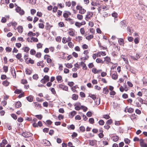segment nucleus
Masks as SVG:
<instances>
[{"label": "nucleus", "mask_w": 147, "mask_h": 147, "mask_svg": "<svg viewBox=\"0 0 147 147\" xmlns=\"http://www.w3.org/2000/svg\"><path fill=\"white\" fill-rule=\"evenodd\" d=\"M81 109H82L84 112H86L87 111L88 109L87 108L83 105L81 106Z\"/></svg>", "instance_id": "nucleus-25"}, {"label": "nucleus", "mask_w": 147, "mask_h": 147, "mask_svg": "<svg viewBox=\"0 0 147 147\" xmlns=\"http://www.w3.org/2000/svg\"><path fill=\"white\" fill-rule=\"evenodd\" d=\"M103 117L106 119H109L110 118V117L109 115L107 114L104 115H103Z\"/></svg>", "instance_id": "nucleus-60"}, {"label": "nucleus", "mask_w": 147, "mask_h": 147, "mask_svg": "<svg viewBox=\"0 0 147 147\" xmlns=\"http://www.w3.org/2000/svg\"><path fill=\"white\" fill-rule=\"evenodd\" d=\"M86 12V10L84 9H82L81 10L79 11V13L82 14H83Z\"/></svg>", "instance_id": "nucleus-55"}, {"label": "nucleus", "mask_w": 147, "mask_h": 147, "mask_svg": "<svg viewBox=\"0 0 147 147\" xmlns=\"http://www.w3.org/2000/svg\"><path fill=\"white\" fill-rule=\"evenodd\" d=\"M81 104L80 103H78V105L77 106H75V109L77 111H79L81 109V106L80 107L78 106V105H80Z\"/></svg>", "instance_id": "nucleus-20"}, {"label": "nucleus", "mask_w": 147, "mask_h": 147, "mask_svg": "<svg viewBox=\"0 0 147 147\" xmlns=\"http://www.w3.org/2000/svg\"><path fill=\"white\" fill-rule=\"evenodd\" d=\"M76 114V112L75 111H73L70 113V114L71 116H70V118H72Z\"/></svg>", "instance_id": "nucleus-18"}, {"label": "nucleus", "mask_w": 147, "mask_h": 147, "mask_svg": "<svg viewBox=\"0 0 147 147\" xmlns=\"http://www.w3.org/2000/svg\"><path fill=\"white\" fill-rule=\"evenodd\" d=\"M113 140L114 142H116L119 139V137L118 136H113L112 137Z\"/></svg>", "instance_id": "nucleus-17"}, {"label": "nucleus", "mask_w": 147, "mask_h": 147, "mask_svg": "<svg viewBox=\"0 0 147 147\" xmlns=\"http://www.w3.org/2000/svg\"><path fill=\"white\" fill-rule=\"evenodd\" d=\"M59 87L63 90L67 91L68 90V87L67 86L61 84H59Z\"/></svg>", "instance_id": "nucleus-4"}, {"label": "nucleus", "mask_w": 147, "mask_h": 147, "mask_svg": "<svg viewBox=\"0 0 147 147\" xmlns=\"http://www.w3.org/2000/svg\"><path fill=\"white\" fill-rule=\"evenodd\" d=\"M74 84V83L73 82H69L68 83V85L70 87H72Z\"/></svg>", "instance_id": "nucleus-63"}, {"label": "nucleus", "mask_w": 147, "mask_h": 147, "mask_svg": "<svg viewBox=\"0 0 147 147\" xmlns=\"http://www.w3.org/2000/svg\"><path fill=\"white\" fill-rule=\"evenodd\" d=\"M43 79H44L45 81L47 82L49 80V77L48 75H46L44 76Z\"/></svg>", "instance_id": "nucleus-22"}, {"label": "nucleus", "mask_w": 147, "mask_h": 147, "mask_svg": "<svg viewBox=\"0 0 147 147\" xmlns=\"http://www.w3.org/2000/svg\"><path fill=\"white\" fill-rule=\"evenodd\" d=\"M127 31H128V33H129L130 34H131L133 32H131V30L130 27H127Z\"/></svg>", "instance_id": "nucleus-53"}, {"label": "nucleus", "mask_w": 147, "mask_h": 147, "mask_svg": "<svg viewBox=\"0 0 147 147\" xmlns=\"http://www.w3.org/2000/svg\"><path fill=\"white\" fill-rule=\"evenodd\" d=\"M32 78L34 79L37 80L38 78V77L37 74H35L33 75Z\"/></svg>", "instance_id": "nucleus-35"}, {"label": "nucleus", "mask_w": 147, "mask_h": 147, "mask_svg": "<svg viewBox=\"0 0 147 147\" xmlns=\"http://www.w3.org/2000/svg\"><path fill=\"white\" fill-rule=\"evenodd\" d=\"M9 82L7 80H5L3 82L2 84L3 85L6 87H7L9 86Z\"/></svg>", "instance_id": "nucleus-13"}, {"label": "nucleus", "mask_w": 147, "mask_h": 147, "mask_svg": "<svg viewBox=\"0 0 147 147\" xmlns=\"http://www.w3.org/2000/svg\"><path fill=\"white\" fill-rule=\"evenodd\" d=\"M68 129H69L70 128L71 129L74 130L75 129V127L73 124H71L69 126V127H67Z\"/></svg>", "instance_id": "nucleus-32"}, {"label": "nucleus", "mask_w": 147, "mask_h": 147, "mask_svg": "<svg viewBox=\"0 0 147 147\" xmlns=\"http://www.w3.org/2000/svg\"><path fill=\"white\" fill-rule=\"evenodd\" d=\"M68 45L70 48H73L74 46V45L73 44L72 42H69L68 43Z\"/></svg>", "instance_id": "nucleus-52"}, {"label": "nucleus", "mask_w": 147, "mask_h": 147, "mask_svg": "<svg viewBox=\"0 0 147 147\" xmlns=\"http://www.w3.org/2000/svg\"><path fill=\"white\" fill-rule=\"evenodd\" d=\"M109 92V90L107 89L106 87H105L103 89V93L106 94H107Z\"/></svg>", "instance_id": "nucleus-19"}, {"label": "nucleus", "mask_w": 147, "mask_h": 147, "mask_svg": "<svg viewBox=\"0 0 147 147\" xmlns=\"http://www.w3.org/2000/svg\"><path fill=\"white\" fill-rule=\"evenodd\" d=\"M93 15V13L92 12L91 13L90 11L87 12V14L86 16L85 19L87 21V19H90L91 17H92Z\"/></svg>", "instance_id": "nucleus-5"}, {"label": "nucleus", "mask_w": 147, "mask_h": 147, "mask_svg": "<svg viewBox=\"0 0 147 147\" xmlns=\"http://www.w3.org/2000/svg\"><path fill=\"white\" fill-rule=\"evenodd\" d=\"M112 78L113 79L116 80L118 78V75L116 72L113 74L112 76Z\"/></svg>", "instance_id": "nucleus-14"}, {"label": "nucleus", "mask_w": 147, "mask_h": 147, "mask_svg": "<svg viewBox=\"0 0 147 147\" xmlns=\"http://www.w3.org/2000/svg\"><path fill=\"white\" fill-rule=\"evenodd\" d=\"M26 98L28 101L30 102H32L33 100V97L32 96L30 95L26 97Z\"/></svg>", "instance_id": "nucleus-10"}, {"label": "nucleus", "mask_w": 147, "mask_h": 147, "mask_svg": "<svg viewBox=\"0 0 147 147\" xmlns=\"http://www.w3.org/2000/svg\"><path fill=\"white\" fill-rule=\"evenodd\" d=\"M42 15V14L41 12L38 11L36 15L39 17H41Z\"/></svg>", "instance_id": "nucleus-64"}, {"label": "nucleus", "mask_w": 147, "mask_h": 147, "mask_svg": "<svg viewBox=\"0 0 147 147\" xmlns=\"http://www.w3.org/2000/svg\"><path fill=\"white\" fill-rule=\"evenodd\" d=\"M36 53V51L34 49H31L30 51V53L32 55H34Z\"/></svg>", "instance_id": "nucleus-26"}, {"label": "nucleus", "mask_w": 147, "mask_h": 147, "mask_svg": "<svg viewBox=\"0 0 147 147\" xmlns=\"http://www.w3.org/2000/svg\"><path fill=\"white\" fill-rule=\"evenodd\" d=\"M31 39L34 42H37L38 41V40L36 38L32 37L31 38Z\"/></svg>", "instance_id": "nucleus-44"}, {"label": "nucleus", "mask_w": 147, "mask_h": 147, "mask_svg": "<svg viewBox=\"0 0 147 147\" xmlns=\"http://www.w3.org/2000/svg\"><path fill=\"white\" fill-rule=\"evenodd\" d=\"M112 16L116 18L118 16V14L116 12H114L112 13Z\"/></svg>", "instance_id": "nucleus-58"}, {"label": "nucleus", "mask_w": 147, "mask_h": 147, "mask_svg": "<svg viewBox=\"0 0 147 147\" xmlns=\"http://www.w3.org/2000/svg\"><path fill=\"white\" fill-rule=\"evenodd\" d=\"M122 97L124 99H126L128 98V96L127 94L125 93H124L122 94Z\"/></svg>", "instance_id": "nucleus-57"}, {"label": "nucleus", "mask_w": 147, "mask_h": 147, "mask_svg": "<svg viewBox=\"0 0 147 147\" xmlns=\"http://www.w3.org/2000/svg\"><path fill=\"white\" fill-rule=\"evenodd\" d=\"M88 121L91 124H93L94 123V120L93 118H91L89 119Z\"/></svg>", "instance_id": "nucleus-30"}, {"label": "nucleus", "mask_w": 147, "mask_h": 147, "mask_svg": "<svg viewBox=\"0 0 147 147\" xmlns=\"http://www.w3.org/2000/svg\"><path fill=\"white\" fill-rule=\"evenodd\" d=\"M127 24L125 20H123L121 21L120 22V26L122 28H125L127 26Z\"/></svg>", "instance_id": "nucleus-3"}, {"label": "nucleus", "mask_w": 147, "mask_h": 147, "mask_svg": "<svg viewBox=\"0 0 147 147\" xmlns=\"http://www.w3.org/2000/svg\"><path fill=\"white\" fill-rule=\"evenodd\" d=\"M112 122L113 121L112 119H109L106 122V124H107L110 125L112 123Z\"/></svg>", "instance_id": "nucleus-33"}, {"label": "nucleus", "mask_w": 147, "mask_h": 147, "mask_svg": "<svg viewBox=\"0 0 147 147\" xmlns=\"http://www.w3.org/2000/svg\"><path fill=\"white\" fill-rule=\"evenodd\" d=\"M127 109V112L130 113H132L134 111V109L131 108H129V109Z\"/></svg>", "instance_id": "nucleus-48"}, {"label": "nucleus", "mask_w": 147, "mask_h": 147, "mask_svg": "<svg viewBox=\"0 0 147 147\" xmlns=\"http://www.w3.org/2000/svg\"><path fill=\"white\" fill-rule=\"evenodd\" d=\"M39 27L40 28L43 29L44 27V25L42 23L38 24Z\"/></svg>", "instance_id": "nucleus-56"}, {"label": "nucleus", "mask_w": 147, "mask_h": 147, "mask_svg": "<svg viewBox=\"0 0 147 147\" xmlns=\"http://www.w3.org/2000/svg\"><path fill=\"white\" fill-rule=\"evenodd\" d=\"M53 27L52 25L49 24L48 22L46 23V25L45 26V28L47 30H50L51 28Z\"/></svg>", "instance_id": "nucleus-8"}, {"label": "nucleus", "mask_w": 147, "mask_h": 147, "mask_svg": "<svg viewBox=\"0 0 147 147\" xmlns=\"http://www.w3.org/2000/svg\"><path fill=\"white\" fill-rule=\"evenodd\" d=\"M89 96L91 98L94 100H95L96 98V96L94 94H90L89 95Z\"/></svg>", "instance_id": "nucleus-41"}, {"label": "nucleus", "mask_w": 147, "mask_h": 147, "mask_svg": "<svg viewBox=\"0 0 147 147\" xmlns=\"http://www.w3.org/2000/svg\"><path fill=\"white\" fill-rule=\"evenodd\" d=\"M127 39L129 42H131L133 40L134 38L131 36H129L128 37Z\"/></svg>", "instance_id": "nucleus-61"}, {"label": "nucleus", "mask_w": 147, "mask_h": 147, "mask_svg": "<svg viewBox=\"0 0 147 147\" xmlns=\"http://www.w3.org/2000/svg\"><path fill=\"white\" fill-rule=\"evenodd\" d=\"M93 36L92 35H88V36H87L86 37V38L89 40L90 39H91L92 38H93Z\"/></svg>", "instance_id": "nucleus-24"}, {"label": "nucleus", "mask_w": 147, "mask_h": 147, "mask_svg": "<svg viewBox=\"0 0 147 147\" xmlns=\"http://www.w3.org/2000/svg\"><path fill=\"white\" fill-rule=\"evenodd\" d=\"M99 125H104L105 122L102 119L100 120L98 122Z\"/></svg>", "instance_id": "nucleus-46"}, {"label": "nucleus", "mask_w": 147, "mask_h": 147, "mask_svg": "<svg viewBox=\"0 0 147 147\" xmlns=\"http://www.w3.org/2000/svg\"><path fill=\"white\" fill-rule=\"evenodd\" d=\"M26 62L27 64L30 63L31 64H33L34 63V61L32 59H31V58H30L28 60V62Z\"/></svg>", "instance_id": "nucleus-37"}, {"label": "nucleus", "mask_w": 147, "mask_h": 147, "mask_svg": "<svg viewBox=\"0 0 147 147\" xmlns=\"http://www.w3.org/2000/svg\"><path fill=\"white\" fill-rule=\"evenodd\" d=\"M112 106L114 109H115L117 106V104L115 102H113V103Z\"/></svg>", "instance_id": "nucleus-43"}, {"label": "nucleus", "mask_w": 147, "mask_h": 147, "mask_svg": "<svg viewBox=\"0 0 147 147\" xmlns=\"http://www.w3.org/2000/svg\"><path fill=\"white\" fill-rule=\"evenodd\" d=\"M140 144L141 147H147V144L144 142V140L142 139L140 140Z\"/></svg>", "instance_id": "nucleus-6"}, {"label": "nucleus", "mask_w": 147, "mask_h": 147, "mask_svg": "<svg viewBox=\"0 0 147 147\" xmlns=\"http://www.w3.org/2000/svg\"><path fill=\"white\" fill-rule=\"evenodd\" d=\"M83 16L82 15H81L79 14H78L77 15V18L79 20H82L83 18Z\"/></svg>", "instance_id": "nucleus-34"}, {"label": "nucleus", "mask_w": 147, "mask_h": 147, "mask_svg": "<svg viewBox=\"0 0 147 147\" xmlns=\"http://www.w3.org/2000/svg\"><path fill=\"white\" fill-rule=\"evenodd\" d=\"M41 56V53L40 52H37L35 56L36 57L40 58Z\"/></svg>", "instance_id": "nucleus-51"}, {"label": "nucleus", "mask_w": 147, "mask_h": 147, "mask_svg": "<svg viewBox=\"0 0 147 147\" xmlns=\"http://www.w3.org/2000/svg\"><path fill=\"white\" fill-rule=\"evenodd\" d=\"M21 135L25 138H28L32 136L33 134L27 131L23 132Z\"/></svg>", "instance_id": "nucleus-1"}, {"label": "nucleus", "mask_w": 147, "mask_h": 147, "mask_svg": "<svg viewBox=\"0 0 147 147\" xmlns=\"http://www.w3.org/2000/svg\"><path fill=\"white\" fill-rule=\"evenodd\" d=\"M3 69L5 73H6L7 71L8 70V67L7 66L4 65L3 67Z\"/></svg>", "instance_id": "nucleus-39"}, {"label": "nucleus", "mask_w": 147, "mask_h": 147, "mask_svg": "<svg viewBox=\"0 0 147 147\" xmlns=\"http://www.w3.org/2000/svg\"><path fill=\"white\" fill-rule=\"evenodd\" d=\"M30 48L27 47H24V51L25 52H26V53H28L30 50Z\"/></svg>", "instance_id": "nucleus-50"}, {"label": "nucleus", "mask_w": 147, "mask_h": 147, "mask_svg": "<svg viewBox=\"0 0 147 147\" xmlns=\"http://www.w3.org/2000/svg\"><path fill=\"white\" fill-rule=\"evenodd\" d=\"M16 57L18 59H20V58H21L22 57L21 54L20 53H18L16 55Z\"/></svg>", "instance_id": "nucleus-38"}, {"label": "nucleus", "mask_w": 147, "mask_h": 147, "mask_svg": "<svg viewBox=\"0 0 147 147\" xmlns=\"http://www.w3.org/2000/svg\"><path fill=\"white\" fill-rule=\"evenodd\" d=\"M18 32L21 33L23 32V28L21 26H19L17 28Z\"/></svg>", "instance_id": "nucleus-15"}, {"label": "nucleus", "mask_w": 147, "mask_h": 147, "mask_svg": "<svg viewBox=\"0 0 147 147\" xmlns=\"http://www.w3.org/2000/svg\"><path fill=\"white\" fill-rule=\"evenodd\" d=\"M22 90H19L16 89L14 91V93L17 94H19L21 93Z\"/></svg>", "instance_id": "nucleus-27"}, {"label": "nucleus", "mask_w": 147, "mask_h": 147, "mask_svg": "<svg viewBox=\"0 0 147 147\" xmlns=\"http://www.w3.org/2000/svg\"><path fill=\"white\" fill-rule=\"evenodd\" d=\"M96 62L98 63H104V61H102V60L100 59V58H97L96 60Z\"/></svg>", "instance_id": "nucleus-23"}, {"label": "nucleus", "mask_w": 147, "mask_h": 147, "mask_svg": "<svg viewBox=\"0 0 147 147\" xmlns=\"http://www.w3.org/2000/svg\"><path fill=\"white\" fill-rule=\"evenodd\" d=\"M65 65H66V67L69 68H70L72 67L73 65L71 64L67 63V64H65Z\"/></svg>", "instance_id": "nucleus-29"}, {"label": "nucleus", "mask_w": 147, "mask_h": 147, "mask_svg": "<svg viewBox=\"0 0 147 147\" xmlns=\"http://www.w3.org/2000/svg\"><path fill=\"white\" fill-rule=\"evenodd\" d=\"M118 42L120 45L123 46L124 42L123 39L122 38H120L118 40Z\"/></svg>", "instance_id": "nucleus-11"}, {"label": "nucleus", "mask_w": 147, "mask_h": 147, "mask_svg": "<svg viewBox=\"0 0 147 147\" xmlns=\"http://www.w3.org/2000/svg\"><path fill=\"white\" fill-rule=\"evenodd\" d=\"M35 33H33L32 31H30L27 34V35L28 36H35Z\"/></svg>", "instance_id": "nucleus-21"}, {"label": "nucleus", "mask_w": 147, "mask_h": 147, "mask_svg": "<svg viewBox=\"0 0 147 147\" xmlns=\"http://www.w3.org/2000/svg\"><path fill=\"white\" fill-rule=\"evenodd\" d=\"M16 10L17 12L21 16L24 14L25 12L24 11L23 9H22L19 6H17L16 8Z\"/></svg>", "instance_id": "nucleus-2"}, {"label": "nucleus", "mask_w": 147, "mask_h": 147, "mask_svg": "<svg viewBox=\"0 0 147 147\" xmlns=\"http://www.w3.org/2000/svg\"><path fill=\"white\" fill-rule=\"evenodd\" d=\"M21 83L24 84H27L28 82L27 80L26 79H22L21 80Z\"/></svg>", "instance_id": "nucleus-36"}, {"label": "nucleus", "mask_w": 147, "mask_h": 147, "mask_svg": "<svg viewBox=\"0 0 147 147\" xmlns=\"http://www.w3.org/2000/svg\"><path fill=\"white\" fill-rule=\"evenodd\" d=\"M78 96L77 94H74L72 95V99L74 100H76L78 99Z\"/></svg>", "instance_id": "nucleus-16"}, {"label": "nucleus", "mask_w": 147, "mask_h": 147, "mask_svg": "<svg viewBox=\"0 0 147 147\" xmlns=\"http://www.w3.org/2000/svg\"><path fill=\"white\" fill-rule=\"evenodd\" d=\"M11 117L14 119L16 120L17 118V117L15 114H11Z\"/></svg>", "instance_id": "nucleus-45"}, {"label": "nucleus", "mask_w": 147, "mask_h": 147, "mask_svg": "<svg viewBox=\"0 0 147 147\" xmlns=\"http://www.w3.org/2000/svg\"><path fill=\"white\" fill-rule=\"evenodd\" d=\"M10 71L11 72V73L13 76V77L14 78H16V72L15 71L14 68L13 67H11L10 69Z\"/></svg>", "instance_id": "nucleus-7"}, {"label": "nucleus", "mask_w": 147, "mask_h": 147, "mask_svg": "<svg viewBox=\"0 0 147 147\" xmlns=\"http://www.w3.org/2000/svg\"><path fill=\"white\" fill-rule=\"evenodd\" d=\"M31 13L32 15H34L36 12V10L34 9H32L30 10Z\"/></svg>", "instance_id": "nucleus-62"}, {"label": "nucleus", "mask_w": 147, "mask_h": 147, "mask_svg": "<svg viewBox=\"0 0 147 147\" xmlns=\"http://www.w3.org/2000/svg\"><path fill=\"white\" fill-rule=\"evenodd\" d=\"M58 119L59 120H61V119H63L64 118V116L62 115L59 114L57 117Z\"/></svg>", "instance_id": "nucleus-40"}, {"label": "nucleus", "mask_w": 147, "mask_h": 147, "mask_svg": "<svg viewBox=\"0 0 147 147\" xmlns=\"http://www.w3.org/2000/svg\"><path fill=\"white\" fill-rule=\"evenodd\" d=\"M22 106L21 103L20 101L17 102L15 104V107L16 108H18L21 107Z\"/></svg>", "instance_id": "nucleus-9"}, {"label": "nucleus", "mask_w": 147, "mask_h": 147, "mask_svg": "<svg viewBox=\"0 0 147 147\" xmlns=\"http://www.w3.org/2000/svg\"><path fill=\"white\" fill-rule=\"evenodd\" d=\"M56 78L58 82H59V81L61 80L62 79V77L61 76H57Z\"/></svg>", "instance_id": "nucleus-31"}, {"label": "nucleus", "mask_w": 147, "mask_h": 147, "mask_svg": "<svg viewBox=\"0 0 147 147\" xmlns=\"http://www.w3.org/2000/svg\"><path fill=\"white\" fill-rule=\"evenodd\" d=\"M36 117L39 120L42 119V116L41 115H35Z\"/></svg>", "instance_id": "nucleus-42"}, {"label": "nucleus", "mask_w": 147, "mask_h": 147, "mask_svg": "<svg viewBox=\"0 0 147 147\" xmlns=\"http://www.w3.org/2000/svg\"><path fill=\"white\" fill-rule=\"evenodd\" d=\"M124 141L126 144H129L130 142V140L127 138H125Z\"/></svg>", "instance_id": "nucleus-28"}, {"label": "nucleus", "mask_w": 147, "mask_h": 147, "mask_svg": "<svg viewBox=\"0 0 147 147\" xmlns=\"http://www.w3.org/2000/svg\"><path fill=\"white\" fill-rule=\"evenodd\" d=\"M42 45L41 43H39L37 45V47L38 49L41 48L42 47Z\"/></svg>", "instance_id": "nucleus-59"}, {"label": "nucleus", "mask_w": 147, "mask_h": 147, "mask_svg": "<svg viewBox=\"0 0 147 147\" xmlns=\"http://www.w3.org/2000/svg\"><path fill=\"white\" fill-rule=\"evenodd\" d=\"M96 141L95 140H89V145L91 146H93L95 143Z\"/></svg>", "instance_id": "nucleus-12"}, {"label": "nucleus", "mask_w": 147, "mask_h": 147, "mask_svg": "<svg viewBox=\"0 0 147 147\" xmlns=\"http://www.w3.org/2000/svg\"><path fill=\"white\" fill-rule=\"evenodd\" d=\"M80 130L82 132H84L85 131V128L84 126H82L80 127Z\"/></svg>", "instance_id": "nucleus-54"}, {"label": "nucleus", "mask_w": 147, "mask_h": 147, "mask_svg": "<svg viewBox=\"0 0 147 147\" xmlns=\"http://www.w3.org/2000/svg\"><path fill=\"white\" fill-rule=\"evenodd\" d=\"M5 50L6 51L9 52L11 51L12 49L10 47H7L5 48Z\"/></svg>", "instance_id": "nucleus-47"}, {"label": "nucleus", "mask_w": 147, "mask_h": 147, "mask_svg": "<svg viewBox=\"0 0 147 147\" xmlns=\"http://www.w3.org/2000/svg\"><path fill=\"white\" fill-rule=\"evenodd\" d=\"M109 125L106 124L104 126V128L106 129H109L110 128V126Z\"/></svg>", "instance_id": "nucleus-49"}]
</instances>
